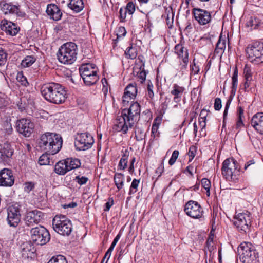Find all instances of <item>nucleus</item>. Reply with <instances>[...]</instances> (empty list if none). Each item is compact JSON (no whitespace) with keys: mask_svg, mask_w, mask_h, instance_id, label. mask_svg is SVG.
I'll return each instance as SVG.
<instances>
[{"mask_svg":"<svg viewBox=\"0 0 263 263\" xmlns=\"http://www.w3.org/2000/svg\"><path fill=\"white\" fill-rule=\"evenodd\" d=\"M129 156V152L126 150L125 153H124L119 162V167L121 169H124L127 166V164L128 162V157Z\"/></svg>","mask_w":263,"mask_h":263,"instance_id":"58836bf2","label":"nucleus"},{"mask_svg":"<svg viewBox=\"0 0 263 263\" xmlns=\"http://www.w3.org/2000/svg\"><path fill=\"white\" fill-rule=\"evenodd\" d=\"M63 139L61 135L53 133H46L40 138L39 145L40 148L48 153L54 155L62 148Z\"/></svg>","mask_w":263,"mask_h":263,"instance_id":"f03ea898","label":"nucleus"},{"mask_svg":"<svg viewBox=\"0 0 263 263\" xmlns=\"http://www.w3.org/2000/svg\"><path fill=\"white\" fill-rule=\"evenodd\" d=\"M263 23L257 16L251 17L247 23V26L250 27L251 29H256L261 26Z\"/></svg>","mask_w":263,"mask_h":263,"instance_id":"72a5a7b5","label":"nucleus"},{"mask_svg":"<svg viewBox=\"0 0 263 263\" xmlns=\"http://www.w3.org/2000/svg\"><path fill=\"white\" fill-rule=\"evenodd\" d=\"M34 188V184L32 182H26L25 183L24 191L29 193Z\"/></svg>","mask_w":263,"mask_h":263,"instance_id":"5fc2aeb1","label":"nucleus"},{"mask_svg":"<svg viewBox=\"0 0 263 263\" xmlns=\"http://www.w3.org/2000/svg\"><path fill=\"white\" fill-rule=\"evenodd\" d=\"M16 79L17 81L23 86L27 87L29 85V83L25 76L22 72H18L17 75Z\"/></svg>","mask_w":263,"mask_h":263,"instance_id":"a19ab883","label":"nucleus"},{"mask_svg":"<svg viewBox=\"0 0 263 263\" xmlns=\"http://www.w3.org/2000/svg\"><path fill=\"white\" fill-rule=\"evenodd\" d=\"M184 211L187 216L194 219H199L203 215V210L200 205L193 200H190L185 204Z\"/></svg>","mask_w":263,"mask_h":263,"instance_id":"4468645a","label":"nucleus"},{"mask_svg":"<svg viewBox=\"0 0 263 263\" xmlns=\"http://www.w3.org/2000/svg\"><path fill=\"white\" fill-rule=\"evenodd\" d=\"M47 263H68L66 257L62 255L53 256Z\"/></svg>","mask_w":263,"mask_h":263,"instance_id":"4c0bfd02","label":"nucleus"},{"mask_svg":"<svg viewBox=\"0 0 263 263\" xmlns=\"http://www.w3.org/2000/svg\"><path fill=\"white\" fill-rule=\"evenodd\" d=\"M50 155L48 153L45 152V154H42L39 159V163L41 165H50Z\"/></svg>","mask_w":263,"mask_h":263,"instance_id":"e433bc0d","label":"nucleus"},{"mask_svg":"<svg viewBox=\"0 0 263 263\" xmlns=\"http://www.w3.org/2000/svg\"><path fill=\"white\" fill-rule=\"evenodd\" d=\"M133 110L135 112L134 114H133V117L140 115L141 108L139 104L137 102H133Z\"/></svg>","mask_w":263,"mask_h":263,"instance_id":"603ef678","label":"nucleus"},{"mask_svg":"<svg viewBox=\"0 0 263 263\" xmlns=\"http://www.w3.org/2000/svg\"><path fill=\"white\" fill-rule=\"evenodd\" d=\"M251 124L257 133L263 135V112L255 114L251 119Z\"/></svg>","mask_w":263,"mask_h":263,"instance_id":"5701e85b","label":"nucleus"},{"mask_svg":"<svg viewBox=\"0 0 263 263\" xmlns=\"http://www.w3.org/2000/svg\"><path fill=\"white\" fill-rule=\"evenodd\" d=\"M30 237L31 241L36 245H46L50 240L49 231L42 226L32 228L30 230Z\"/></svg>","mask_w":263,"mask_h":263,"instance_id":"6e6552de","label":"nucleus"},{"mask_svg":"<svg viewBox=\"0 0 263 263\" xmlns=\"http://www.w3.org/2000/svg\"><path fill=\"white\" fill-rule=\"evenodd\" d=\"M36 249L31 241L23 242L21 246V253L24 259H34L36 257Z\"/></svg>","mask_w":263,"mask_h":263,"instance_id":"aec40b11","label":"nucleus"},{"mask_svg":"<svg viewBox=\"0 0 263 263\" xmlns=\"http://www.w3.org/2000/svg\"><path fill=\"white\" fill-rule=\"evenodd\" d=\"M84 84L86 86H92L96 84L99 79L98 73L90 74L87 77L82 78Z\"/></svg>","mask_w":263,"mask_h":263,"instance_id":"473e14b6","label":"nucleus"},{"mask_svg":"<svg viewBox=\"0 0 263 263\" xmlns=\"http://www.w3.org/2000/svg\"><path fill=\"white\" fill-rule=\"evenodd\" d=\"M7 53L2 47H0V66L5 64L7 61Z\"/></svg>","mask_w":263,"mask_h":263,"instance_id":"de8ad7c7","label":"nucleus"},{"mask_svg":"<svg viewBox=\"0 0 263 263\" xmlns=\"http://www.w3.org/2000/svg\"><path fill=\"white\" fill-rule=\"evenodd\" d=\"M79 72L82 78L98 73L97 68L94 64H85L79 68Z\"/></svg>","mask_w":263,"mask_h":263,"instance_id":"393cba45","label":"nucleus"},{"mask_svg":"<svg viewBox=\"0 0 263 263\" xmlns=\"http://www.w3.org/2000/svg\"><path fill=\"white\" fill-rule=\"evenodd\" d=\"M255 86V82L253 80L252 78L245 79L244 83V89L245 91H248L249 89H251Z\"/></svg>","mask_w":263,"mask_h":263,"instance_id":"79ce46f5","label":"nucleus"},{"mask_svg":"<svg viewBox=\"0 0 263 263\" xmlns=\"http://www.w3.org/2000/svg\"><path fill=\"white\" fill-rule=\"evenodd\" d=\"M226 38H223L221 36H219L214 51L215 54H222L224 52L226 47Z\"/></svg>","mask_w":263,"mask_h":263,"instance_id":"c756f323","label":"nucleus"},{"mask_svg":"<svg viewBox=\"0 0 263 263\" xmlns=\"http://www.w3.org/2000/svg\"><path fill=\"white\" fill-rule=\"evenodd\" d=\"M88 178L85 176H77L74 180L80 185H85L88 181Z\"/></svg>","mask_w":263,"mask_h":263,"instance_id":"c03bdc74","label":"nucleus"},{"mask_svg":"<svg viewBox=\"0 0 263 263\" xmlns=\"http://www.w3.org/2000/svg\"><path fill=\"white\" fill-rule=\"evenodd\" d=\"M46 12L50 19L55 21L60 20L63 15L59 7L54 4H48Z\"/></svg>","mask_w":263,"mask_h":263,"instance_id":"4be33fe9","label":"nucleus"},{"mask_svg":"<svg viewBox=\"0 0 263 263\" xmlns=\"http://www.w3.org/2000/svg\"><path fill=\"white\" fill-rule=\"evenodd\" d=\"M240 169L236 160L232 158H228L222 163V175L227 180L236 182L238 180Z\"/></svg>","mask_w":263,"mask_h":263,"instance_id":"423d86ee","label":"nucleus"},{"mask_svg":"<svg viewBox=\"0 0 263 263\" xmlns=\"http://www.w3.org/2000/svg\"><path fill=\"white\" fill-rule=\"evenodd\" d=\"M37 57L35 54L26 55L22 60L21 65L23 68H27L31 66L36 61Z\"/></svg>","mask_w":263,"mask_h":263,"instance_id":"7c9ffc66","label":"nucleus"},{"mask_svg":"<svg viewBox=\"0 0 263 263\" xmlns=\"http://www.w3.org/2000/svg\"><path fill=\"white\" fill-rule=\"evenodd\" d=\"M249 60L255 64L263 62V43H253L246 50Z\"/></svg>","mask_w":263,"mask_h":263,"instance_id":"1a4fd4ad","label":"nucleus"},{"mask_svg":"<svg viewBox=\"0 0 263 263\" xmlns=\"http://www.w3.org/2000/svg\"><path fill=\"white\" fill-rule=\"evenodd\" d=\"M208 111L205 109H202L200 113V118L202 120H206Z\"/></svg>","mask_w":263,"mask_h":263,"instance_id":"338daca9","label":"nucleus"},{"mask_svg":"<svg viewBox=\"0 0 263 263\" xmlns=\"http://www.w3.org/2000/svg\"><path fill=\"white\" fill-rule=\"evenodd\" d=\"M34 124L30 120L22 118L17 121L16 128L17 131L25 137H29L33 133Z\"/></svg>","mask_w":263,"mask_h":263,"instance_id":"2eb2a0df","label":"nucleus"},{"mask_svg":"<svg viewBox=\"0 0 263 263\" xmlns=\"http://www.w3.org/2000/svg\"><path fill=\"white\" fill-rule=\"evenodd\" d=\"M251 218L249 213H242L238 214L235 218L234 224L238 231L241 233H247L251 226Z\"/></svg>","mask_w":263,"mask_h":263,"instance_id":"9b49d317","label":"nucleus"},{"mask_svg":"<svg viewBox=\"0 0 263 263\" xmlns=\"http://www.w3.org/2000/svg\"><path fill=\"white\" fill-rule=\"evenodd\" d=\"M94 143L93 137L88 133L78 134L74 143L76 149L79 151H86L90 148Z\"/></svg>","mask_w":263,"mask_h":263,"instance_id":"9d476101","label":"nucleus"},{"mask_svg":"<svg viewBox=\"0 0 263 263\" xmlns=\"http://www.w3.org/2000/svg\"><path fill=\"white\" fill-rule=\"evenodd\" d=\"M197 149V147L195 145H192L190 147L188 152V155L190 157L189 162H191L195 157L196 154Z\"/></svg>","mask_w":263,"mask_h":263,"instance_id":"09e8293b","label":"nucleus"},{"mask_svg":"<svg viewBox=\"0 0 263 263\" xmlns=\"http://www.w3.org/2000/svg\"><path fill=\"white\" fill-rule=\"evenodd\" d=\"M185 93V88L177 84H174L170 91V94L174 97L173 101L177 103L181 101L182 98Z\"/></svg>","mask_w":263,"mask_h":263,"instance_id":"b1692460","label":"nucleus"},{"mask_svg":"<svg viewBox=\"0 0 263 263\" xmlns=\"http://www.w3.org/2000/svg\"><path fill=\"white\" fill-rule=\"evenodd\" d=\"M1 23V29L5 31L7 35L15 36L20 30V27L12 22L4 20Z\"/></svg>","mask_w":263,"mask_h":263,"instance_id":"412c9836","label":"nucleus"},{"mask_svg":"<svg viewBox=\"0 0 263 263\" xmlns=\"http://www.w3.org/2000/svg\"><path fill=\"white\" fill-rule=\"evenodd\" d=\"M13 154L14 149L10 143L0 144V163L9 162Z\"/></svg>","mask_w":263,"mask_h":263,"instance_id":"6ab92c4d","label":"nucleus"},{"mask_svg":"<svg viewBox=\"0 0 263 263\" xmlns=\"http://www.w3.org/2000/svg\"><path fill=\"white\" fill-rule=\"evenodd\" d=\"M68 171L78 168L81 166V163L80 159L76 158H68L65 159Z\"/></svg>","mask_w":263,"mask_h":263,"instance_id":"2f4dec72","label":"nucleus"},{"mask_svg":"<svg viewBox=\"0 0 263 263\" xmlns=\"http://www.w3.org/2000/svg\"><path fill=\"white\" fill-rule=\"evenodd\" d=\"M244 77L245 79L252 78L251 70L249 68H245L244 69Z\"/></svg>","mask_w":263,"mask_h":263,"instance_id":"0e129e2a","label":"nucleus"},{"mask_svg":"<svg viewBox=\"0 0 263 263\" xmlns=\"http://www.w3.org/2000/svg\"><path fill=\"white\" fill-rule=\"evenodd\" d=\"M221 108V101L219 98H216L215 99L214 102V109L216 110H219Z\"/></svg>","mask_w":263,"mask_h":263,"instance_id":"13d9d810","label":"nucleus"},{"mask_svg":"<svg viewBox=\"0 0 263 263\" xmlns=\"http://www.w3.org/2000/svg\"><path fill=\"white\" fill-rule=\"evenodd\" d=\"M67 6L74 12L78 13L83 9L84 5L83 0H69Z\"/></svg>","mask_w":263,"mask_h":263,"instance_id":"cd10ccee","label":"nucleus"},{"mask_svg":"<svg viewBox=\"0 0 263 263\" xmlns=\"http://www.w3.org/2000/svg\"><path fill=\"white\" fill-rule=\"evenodd\" d=\"M135 133V138L138 141L142 140L143 139V137L144 136L143 132L139 129H136Z\"/></svg>","mask_w":263,"mask_h":263,"instance_id":"4d7b16f0","label":"nucleus"},{"mask_svg":"<svg viewBox=\"0 0 263 263\" xmlns=\"http://www.w3.org/2000/svg\"><path fill=\"white\" fill-rule=\"evenodd\" d=\"M40 91L44 98L51 103L62 104L67 98L65 87L59 83L52 82L44 84L41 86Z\"/></svg>","mask_w":263,"mask_h":263,"instance_id":"f257e3e1","label":"nucleus"},{"mask_svg":"<svg viewBox=\"0 0 263 263\" xmlns=\"http://www.w3.org/2000/svg\"><path fill=\"white\" fill-rule=\"evenodd\" d=\"M201 183L202 184V187L205 189H210L211 187V181L206 179V178H203L201 181Z\"/></svg>","mask_w":263,"mask_h":263,"instance_id":"6e6d98bb","label":"nucleus"},{"mask_svg":"<svg viewBox=\"0 0 263 263\" xmlns=\"http://www.w3.org/2000/svg\"><path fill=\"white\" fill-rule=\"evenodd\" d=\"M238 252L242 263H256L258 260V253L250 242H242L238 247Z\"/></svg>","mask_w":263,"mask_h":263,"instance_id":"39448f33","label":"nucleus"},{"mask_svg":"<svg viewBox=\"0 0 263 263\" xmlns=\"http://www.w3.org/2000/svg\"><path fill=\"white\" fill-rule=\"evenodd\" d=\"M6 130L8 134H11L13 129L10 122H7L5 124Z\"/></svg>","mask_w":263,"mask_h":263,"instance_id":"69168bd1","label":"nucleus"},{"mask_svg":"<svg viewBox=\"0 0 263 263\" xmlns=\"http://www.w3.org/2000/svg\"><path fill=\"white\" fill-rule=\"evenodd\" d=\"M232 91H234L235 92L238 85L237 78H232Z\"/></svg>","mask_w":263,"mask_h":263,"instance_id":"680f3d73","label":"nucleus"},{"mask_svg":"<svg viewBox=\"0 0 263 263\" xmlns=\"http://www.w3.org/2000/svg\"><path fill=\"white\" fill-rule=\"evenodd\" d=\"M54 172L59 175H64L69 172L66 159L60 160L55 164Z\"/></svg>","mask_w":263,"mask_h":263,"instance_id":"bb28decb","label":"nucleus"},{"mask_svg":"<svg viewBox=\"0 0 263 263\" xmlns=\"http://www.w3.org/2000/svg\"><path fill=\"white\" fill-rule=\"evenodd\" d=\"M53 230L63 236H69L72 231L71 221L65 215H56L52 220Z\"/></svg>","mask_w":263,"mask_h":263,"instance_id":"0eeeda50","label":"nucleus"},{"mask_svg":"<svg viewBox=\"0 0 263 263\" xmlns=\"http://www.w3.org/2000/svg\"><path fill=\"white\" fill-rule=\"evenodd\" d=\"M45 214L42 211L35 210L26 213L24 221L27 226L38 224L44 219Z\"/></svg>","mask_w":263,"mask_h":263,"instance_id":"f3484780","label":"nucleus"},{"mask_svg":"<svg viewBox=\"0 0 263 263\" xmlns=\"http://www.w3.org/2000/svg\"><path fill=\"white\" fill-rule=\"evenodd\" d=\"M159 126H156L155 125H152V134L154 136V138L155 137L159 136V132H158V130L159 129Z\"/></svg>","mask_w":263,"mask_h":263,"instance_id":"e2e57ef3","label":"nucleus"},{"mask_svg":"<svg viewBox=\"0 0 263 263\" xmlns=\"http://www.w3.org/2000/svg\"><path fill=\"white\" fill-rule=\"evenodd\" d=\"M114 204V200L112 198L109 199L108 201L105 203V208L104 209V211H108L111 208V206Z\"/></svg>","mask_w":263,"mask_h":263,"instance_id":"bf43d9fd","label":"nucleus"},{"mask_svg":"<svg viewBox=\"0 0 263 263\" xmlns=\"http://www.w3.org/2000/svg\"><path fill=\"white\" fill-rule=\"evenodd\" d=\"M103 85L102 91L104 95H106L108 92V83L106 78H103L101 80Z\"/></svg>","mask_w":263,"mask_h":263,"instance_id":"864d4df0","label":"nucleus"},{"mask_svg":"<svg viewBox=\"0 0 263 263\" xmlns=\"http://www.w3.org/2000/svg\"><path fill=\"white\" fill-rule=\"evenodd\" d=\"M162 116H158L156 118H155L153 125H155L156 126H159L162 122Z\"/></svg>","mask_w":263,"mask_h":263,"instance_id":"052dcab7","label":"nucleus"},{"mask_svg":"<svg viewBox=\"0 0 263 263\" xmlns=\"http://www.w3.org/2000/svg\"><path fill=\"white\" fill-rule=\"evenodd\" d=\"M123 176L121 174H116L114 177L115 183L118 189L122 188L123 181Z\"/></svg>","mask_w":263,"mask_h":263,"instance_id":"ea45409f","label":"nucleus"},{"mask_svg":"<svg viewBox=\"0 0 263 263\" xmlns=\"http://www.w3.org/2000/svg\"><path fill=\"white\" fill-rule=\"evenodd\" d=\"M14 183V176L11 170L4 168L0 171V186L11 187Z\"/></svg>","mask_w":263,"mask_h":263,"instance_id":"a211bd4d","label":"nucleus"},{"mask_svg":"<svg viewBox=\"0 0 263 263\" xmlns=\"http://www.w3.org/2000/svg\"><path fill=\"white\" fill-rule=\"evenodd\" d=\"M119 13V18L120 22H125L127 13L132 14V1L128 2L126 7H121L120 9Z\"/></svg>","mask_w":263,"mask_h":263,"instance_id":"c85d7f7f","label":"nucleus"},{"mask_svg":"<svg viewBox=\"0 0 263 263\" xmlns=\"http://www.w3.org/2000/svg\"><path fill=\"white\" fill-rule=\"evenodd\" d=\"M164 166L161 164L156 170V173L158 175V176H160L162 173L163 172Z\"/></svg>","mask_w":263,"mask_h":263,"instance_id":"774afa93","label":"nucleus"},{"mask_svg":"<svg viewBox=\"0 0 263 263\" xmlns=\"http://www.w3.org/2000/svg\"><path fill=\"white\" fill-rule=\"evenodd\" d=\"M174 50L175 53L181 59H183V57H185V52H188L187 50L181 44L176 45L175 47Z\"/></svg>","mask_w":263,"mask_h":263,"instance_id":"c9c22d12","label":"nucleus"},{"mask_svg":"<svg viewBox=\"0 0 263 263\" xmlns=\"http://www.w3.org/2000/svg\"><path fill=\"white\" fill-rule=\"evenodd\" d=\"M154 86L152 82L150 80H148L147 82V96L151 99H153L154 97V93L153 91Z\"/></svg>","mask_w":263,"mask_h":263,"instance_id":"37998d69","label":"nucleus"},{"mask_svg":"<svg viewBox=\"0 0 263 263\" xmlns=\"http://www.w3.org/2000/svg\"><path fill=\"white\" fill-rule=\"evenodd\" d=\"M78 48L76 43L67 42L62 45L57 52L59 61L62 64L70 65L76 60Z\"/></svg>","mask_w":263,"mask_h":263,"instance_id":"20e7f679","label":"nucleus"},{"mask_svg":"<svg viewBox=\"0 0 263 263\" xmlns=\"http://www.w3.org/2000/svg\"><path fill=\"white\" fill-rule=\"evenodd\" d=\"M179 153L177 150H175L172 153V156L169 160L168 163L170 165H173L178 157Z\"/></svg>","mask_w":263,"mask_h":263,"instance_id":"3c124183","label":"nucleus"},{"mask_svg":"<svg viewBox=\"0 0 263 263\" xmlns=\"http://www.w3.org/2000/svg\"><path fill=\"white\" fill-rule=\"evenodd\" d=\"M191 67V74H197L199 73L200 67L198 65H197L195 63V59H194L193 63L190 65Z\"/></svg>","mask_w":263,"mask_h":263,"instance_id":"49530a36","label":"nucleus"},{"mask_svg":"<svg viewBox=\"0 0 263 263\" xmlns=\"http://www.w3.org/2000/svg\"><path fill=\"white\" fill-rule=\"evenodd\" d=\"M7 221L10 227L16 228L21 221L20 206L17 204L10 205L7 209Z\"/></svg>","mask_w":263,"mask_h":263,"instance_id":"f8f14e48","label":"nucleus"},{"mask_svg":"<svg viewBox=\"0 0 263 263\" xmlns=\"http://www.w3.org/2000/svg\"><path fill=\"white\" fill-rule=\"evenodd\" d=\"M189 62V53L185 52V57L182 59V62H180L181 70L185 69L187 68Z\"/></svg>","mask_w":263,"mask_h":263,"instance_id":"8fccbe9b","label":"nucleus"},{"mask_svg":"<svg viewBox=\"0 0 263 263\" xmlns=\"http://www.w3.org/2000/svg\"><path fill=\"white\" fill-rule=\"evenodd\" d=\"M133 68V75L138 78L141 83H143L146 79V72L144 69V61L143 56L136 58Z\"/></svg>","mask_w":263,"mask_h":263,"instance_id":"dca6fc26","label":"nucleus"},{"mask_svg":"<svg viewBox=\"0 0 263 263\" xmlns=\"http://www.w3.org/2000/svg\"><path fill=\"white\" fill-rule=\"evenodd\" d=\"M132 87V83H129L124 90L122 97V106L124 107L122 111V118L123 122L120 121L118 124V127L121 129L124 134L127 133L128 127H132L130 119L132 117V104L127 109L128 103L132 99V93L128 90Z\"/></svg>","mask_w":263,"mask_h":263,"instance_id":"7ed1b4c3","label":"nucleus"},{"mask_svg":"<svg viewBox=\"0 0 263 263\" xmlns=\"http://www.w3.org/2000/svg\"><path fill=\"white\" fill-rule=\"evenodd\" d=\"M1 10L5 14H16L20 12V6L11 4V3H1Z\"/></svg>","mask_w":263,"mask_h":263,"instance_id":"a878e982","label":"nucleus"},{"mask_svg":"<svg viewBox=\"0 0 263 263\" xmlns=\"http://www.w3.org/2000/svg\"><path fill=\"white\" fill-rule=\"evenodd\" d=\"M132 49V43L130 46L126 49L124 53V57L122 60L123 65L124 68H126L127 70H129L130 65L129 60L131 59V54L130 51Z\"/></svg>","mask_w":263,"mask_h":263,"instance_id":"f704fd0d","label":"nucleus"},{"mask_svg":"<svg viewBox=\"0 0 263 263\" xmlns=\"http://www.w3.org/2000/svg\"><path fill=\"white\" fill-rule=\"evenodd\" d=\"M192 13L195 20L200 25H206L211 22V12L206 10L194 8L192 10Z\"/></svg>","mask_w":263,"mask_h":263,"instance_id":"ddd939ff","label":"nucleus"},{"mask_svg":"<svg viewBox=\"0 0 263 263\" xmlns=\"http://www.w3.org/2000/svg\"><path fill=\"white\" fill-rule=\"evenodd\" d=\"M231 102V99L230 98L229 99H228L227 100V102L225 105L224 110L223 111V120L222 128H224L226 126V118H227V117L228 115V109L229 108Z\"/></svg>","mask_w":263,"mask_h":263,"instance_id":"a18cd8bd","label":"nucleus"}]
</instances>
